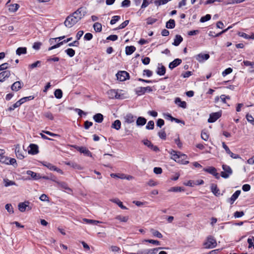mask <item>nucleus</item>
Listing matches in <instances>:
<instances>
[{"instance_id": "12", "label": "nucleus", "mask_w": 254, "mask_h": 254, "mask_svg": "<svg viewBox=\"0 0 254 254\" xmlns=\"http://www.w3.org/2000/svg\"><path fill=\"white\" fill-rule=\"evenodd\" d=\"M29 203V202L28 201H25L24 202L19 203L18 205L19 210L23 212L26 210L27 207L28 208V209H31V208L28 205Z\"/></svg>"}, {"instance_id": "10", "label": "nucleus", "mask_w": 254, "mask_h": 254, "mask_svg": "<svg viewBox=\"0 0 254 254\" xmlns=\"http://www.w3.org/2000/svg\"><path fill=\"white\" fill-rule=\"evenodd\" d=\"M143 144L150 148L151 150L157 152L160 151L159 148L155 145H154L148 139L143 140Z\"/></svg>"}, {"instance_id": "53", "label": "nucleus", "mask_w": 254, "mask_h": 254, "mask_svg": "<svg viewBox=\"0 0 254 254\" xmlns=\"http://www.w3.org/2000/svg\"><path fill=\"white\" fill-rule=\"evenodd\" d=\"M120 19V16L119 15H115L113 16L112 19L110 21V24L113 25Z\"/></svg>"}, {"instance_id": "5", "label": "nucleus", "mask_w": 254, "mask_h": 254, "mask_svg": "<svg viewBox=\"0 0 254 254\" xmlns=\"http://www.w3.org/2000/svg\"><path fill=\"white\" fill-rule=\"evenodd\" d=\"M116 76L118 80L121 81H124L129 79V74L126 71H120L116 74Z\"/></svg>"}, {"instance_id": "13", "label": "nucleus", "mask_w": 254, "mask_h": 254, "mask_svg": "<svg viewBox=\"0 0 254 254\" xmlns=\"http://www.w3.org/2000/svg\"><path fill=\"white\" fill-rule=\"evenodd\" d=\"M30 149L28 150V153L30 154L35 155L39 152L38 146L35 144H30L29 145Z\"/></svg>"}, {"instance_id": "3", "label": "nucleus", "mask_w": 254, "mask_h": 254, "mask_svg": "<svg viewBox=\"0 0 254 254\" xmlns=\"http://www.w3.org/2000/svg\"><path fill=\"white\" fill-rule=\"evenodd\" d=\"M222 169L224 171L221 172V176L225 179H227L232 174L233 171L231 167L227 165H223Z\"/></svg>"}, {"instance_id": "4", "label": "nucleus", "mask_w": 254, "mask_h": 254, "mask_svg": "<svg viewBox=\"0 0 254 254\" xmlns=\"http://www.w3.org/2000/svg\"><path fill=\"white\" fill-rule=\"evenodd\" d=\"M187 158V156L186 154H183L181 152H179L178 156H177L176 159H175L174 160L176 162L182 164H187L189 163V162L188 161L186 160Z\"/></svg>"}, {"instance_id": "60", "label": "nucleus", "mask_w": 254, "mask_h": 254, "mask_svg": "<svg viewBox=\"0 0 254 254\" xmlns=\"http://www.w3.org/2000/svg\"><path fill=\"white\" fill-rule=\"evenodd\" d=\"M246 119L249 123L252 125H254V118L252 115H249V114H247Z\"/></svg>"}, {"instance_id": "55", "label": "nucleus", "mask_w": 254, "mask_h": 254, "mask_svg": "<svg viewBox=\"0 0 254 254\" xmlns=\"http://www.w3.org/2000/svg\"><path fill=\"white\" fill-rule=\"evenodd\" d=\"M5 208L9 213H14L13 208L11 204H6L5 206Z\"/></svg>"}, {"instance_id": "30", "label": "nucleus", "mask_w": 254, "mask_h": 254, "mask_svg": "<svg viewBox=\"0 0 254 254\" xmlns=\"http://www.w3.org/2000/svg\"><path fill=\"white\" fill-rule=\"evenodd\" d=\"M121 127V122L120 120H117L115 121L112 124V128H115L116 130H119Z\"/></svg>"}, {"instance_id": "28", "label": "nucleus", "mask_w": 254, "mask_h": 254, "mask_svg": "<svg viewBox=\"0 0 254 254\" xmlns=\"http://www.w3.org/2000/svg\"><path fill=\"white\" fill-rule=\"evenodd\" d=\"M65 164L67 165L70 166L72 168L75 169H78V170L82 169V167L79 165L77 164V163H76L75 162H65Z\"/></svg>"}, {"instance_id": "29", "label": "nucleus", "mask_w": 254, "mask_h": 254, "mask_svg": "<svg viewBox=\"0 0 254 254\" xmlns=\"http://www.w3.org/2000/svg\"><path fill=\"white\" fill-rule=\"evenodd\" d=\"M19 6H20L17 3L10 4L9 5L8 10L10 12H15L19 8Z\"/></svg>"}, {"instance_id": "44", "label": "nucleus", "mask_w": 254, "mask_h": 254, "mask_svg": "<svg viewBox=\"0 0 254 254\" xmlns=\"http://www.w3.org/2000/svg\"><path fill=\"white\" fill-rule=\"evenodd\" d=\"M135 92L136 94H137L138 96L143 95L145 93V90L142 87H140L135 89Z\"/></svg>"}, {"instance_id": "38", "label": "nucleus", "mask_w": 254, "mask_h": 254, "mask_svg": "<svg viewBox=\"0 0 254 254\" xmlns=\"http://www.w3.org/2000/svg\"><path fill=\"white\" fill-rule=\"evenodd\" d=\"M60 187L62 188L67 190L69 192H72V190L68 187L67 184L65 182H57Z\"/></svg>"}, {"instance_id": "46", "label": "nucleus", "mask_w": 254, "mask_h": 254, "mask_svg": "<svg viewBox=\"0 0 254 254\" xmlns=\"http://www.w3.org/2000/svg\"><path fill=\"white\" fill-rule=\"evenodd\" d=\"M115 219L120 221L121 222H126L128 220V216H123L122 215H117L115 217Z\"/></svg>"}, {"instance_id": "16", "label": "nucleus", "mask_w": 254, "mask_h": 254, "mask_svg": "<svg viewBox=\"0 0 254 254\" xmlns=\"http://www.w3.org/2000/svg\"><path fill=\"white\" fill-rule=\"evenodd\" d=\"M135 118L136 117L133 116L131 113H128L124 117V119L126 123L131 124L134 122Z\"/></svg>"}, {"instance_id": "37", "label": "nucleus", "mask_w": 254, "mask_h": 254, "mask_svg": "<svg viewBox=\"0 0 254 254\" xmlns=\"http://www.w3.org/2000/svg\"><path fill=\"white\" fill-rule=\"evenodd\" d=\"M203 171L213 175L217 170L214 167H209L207 168H204Z\"/></svg>"}, {"instance_id": "62", "label": "nucleus", "mask_w": 254, "mask_h": 254, "mask_svg": "<svg viewBox=\"0 0 254 254\" xmlns=\"http://www.w3.org/2000/svg\"><path fill=\"white\" fill-rule=\"evenodd\" d=\"M93 125V123L91 122L86 121L84 122V127L86 129H88L90 127Z\"/></svg>"}, {"instance_id": "42", "label": "nucleus", "mask_w": 254, "mask_h": 254, "mask_svg": "<svg viewBox=\"0 0 254 254\" xmlns=\"http://www.w3.org/2000/svg\"><path fill=\"white\" fill-rule=\"evenodd\" d=\"M4 185L5 187H7L10 186L16 185L15 182L10 181L7 179H3Z\"/></svg>"}, {"instance_id": "15", "label": "nucleus", "mask_w": 254, "mask_h": 254, "mask_svg": "<svg viewBox=\"0 0 254 254\" xmlns=\"http://www.w3.org/2000/svg\"><path fill=\"white\" fill-rule=\"evenodd\" d=\"M10 75L9 70H4L0 73V82H3L6 78H8Z\"/></svg>"}, {"instance_id": "31", "label": "nucleus", "mask_w": 254, "mask_h": 254, "mask_svg": "<svg viewBox=\"0 0 254 254\" xmlns=\"http://www.w3.org/2000/svg\"><path fill=\"white\" fill-rule=\"evenodd\" d=\"M111 201L114 203H116L120 208L123 209H127V208L123 205V203L118 198H115L111 199Z\"/></svg>"}, {"instance_id": "20", "label": "nucleus", "mask_w": 254, "mask_h": 254, "mask_svg": "<svg viewBox=\"0 0 254 254\" xmlns=\"http://www.w3.org/2000/svg\"><path fill=\"white\" fill-rule=\"evenodd\" d=\"M231 28H232V26L228 27L227 29L222 30L221 32H220L219 33H217L216 34H215V33L214 31H209L208 35L209 36H211V37H217L220 36L222 34L226 32H227Z\"/></svg>"}, {"instance_id": "8", "label": "nucleus", "mask_w": 254, "mask_h": 254, "mask_svg": "<svg viewBox=\"0 0 254 254\" xmlns=\"http://www.w3.org/2000/svg\"><path fill=\"white\" fill-rule=\"evenodd\" d=\"M210 57V56L208 54H202L200 53L195 56V58L196 60H197L199 63H202L204 61L207 60Z\"/></svg>"}, {"instance_id": "32", "label": "nucleus", "mask_w": 254, "mask_h": 254, "mask_svg": "<svg viewBox=\"0 0 254 254\" xmlns=\"http://www.w3.org/2000/svg\"><path fill=\"white\" fill-rule=\"evenodd\" d=\"M175 27V21L174 19H170L166 23V27L168 29H173Z\"/></svg>"}, {"instance_id": "48", "label": "nucleus", "mask_w": 254, "mask_h": 254, "mask_svg": "<svg viewBox=\"0 0 254 254\" xmlns=\"http://www.w3.org/2000/svg\"><path fill=\"white\" fill-rule=\"evenodd\" d=\"M41 62L40 61H37L36 62L29 64V68L31 69H33L34 68L37 67H40L41 66Z\"/></svg>"}, {"instance_id": "19", "label": "nucleus", "mask_w": 254, "mask_h": 254, "mask_svg": "<svg viewBox=\"0 0 254 254\" xmlns=\"http://www.w3.org/2000/svg\"><path fill=\"white\" fill-rule=\"evenodd\" d=\"M26 174L29 176H30L31 178L34 180H38L40 179H41V176L39 174H37L32 171H27Z\"/></svg>"}, {"instance_id": "40", "label": "nucleus", "mask_w": 254, "mask_h": 254, "mask_svg": "<svg viewBox=\"0 0 254 254\" xmlns=\"http://www.w3.org/2000/svg\"><path fill=\"white\" fill-rule=\"evenodd\" d=\"M163 249H164V248H162V247H159V248H154L152 249L147 250L148 254H156L159 250ZM165 249H169L168 248H165Z\"/></svg>"}, {"instance_id": "59", "label": "nucleus", "mask_w": 254, "mask_h": 254, "mask_svg": "<svg viewBox=\"0 0 254 254\" xmlns=\"http://www.w3.org/2000/svg\"><path fill=\"white\" fill-rule=\"evenodd\" d=\"M233 71V69L232 68H231V67H229V68H226V69H225L223 72H222V75L223 76H226L227 75L231 73Z\"/></svg>"}, {"instance_id": "25", "label": "nucleus", "mask_w": 254, "mask_h": 254, "mask_svg": "<svg viewBox=\"0 0 254 254\" xmlns=\"http://www.w3.org/2000/svg\"><path fill=\"white\" fill-rule=\"evenodd\" d=\"M136 50V48L133 46H127L126 47V54L127 55H131Z\"/></svg>"}, {"instance_id": "34", "label": "nucleus", "mask_w": 254, "mask_h": 254, "mask_svg": "<svg viewBox=\"0 0 254 254\" xmlns=\"http://www.w3.org/2000/svg\"><path fill=\"white\" fill-rule=\"evenodd\" d=\"M83 221L89 224L92 225H97L98 223H101V222L97 220H92V219H88L86 218L83 219Z\"/></svg>"}, {"instance_id": "24", "label": "nucleus", "mask_w": 254, "mask_h": 254, "mask_svg": "<svg viewBox=\"0 0 254 254\" xmlns=\"http://www.w3.org/2000/svg\"><path fill=\"white\" fill-rule=\"evenodd\" d=\"M183 39L182 37L180 35H176L175 36L174 42L173 43V45L175 46H179L180 43L183 41Z\"/></svg>"}, {"instance_id": "50", "label": "nucleus", "mask_w": 254, "mask_h": 254, "mask_svg": "<svg viewBox=\"0 0 254 254\" xmlns=\"http://www.w3.org/2000/svg\"><path fill=\"white\" fill-rule=\"evenodd\" d=\"M168 2V0H156L154 1V4L158 6L162 4H165Z\"/></svg>"}, {"instance_id": "54", "label": "nucleus", "mask_w": 254, "mask_h": 254, "mask_svg": "<svg viewBox=\"0 0 254 254\" xmlns=\"http://www.w3.org/2000/svg\"><path fill=\"white\" fill-rule=\"evenodd\" d=\"M129 21L128 20H125L124 22L121 24L117 29H122L125 28L129 23Z\"/></svg>"}, {"instance_id": "43", "label": "nucleus", "mask_w": 254, "mask_h": 254, "mask_svg": "<svg viewBox=\"0 0 254 254\" xmlns=\"http://www.w3.org/2000/svg\"><path fill=\"white\" fill-rule=\"evenodd\" d=\"M54 95L57 99H61L63 96V92L61 89H56L54 92Z\"/></svg>"}, {"instance_id": "35", "label": "nucleus", "mask_w": 254, "mask_h": 254, "mask_svg": "<svg viewBox=\"0 0 254 254\" xmlns=\"http://www.w3.org/2000/svg\"><path fill=\"white\" fill-rule=\"evenodd\" d=\"M42 165L48 169H49L51 171H54L56 170V166L53 165L52 164L47 162H42Z\"/></svg>"}, {"instance_id": "36", "label": "nucleus", "mask_w": 254, "mask_h": 254, "mask_svg": "<svg viewBox=\"0 0 254 254\" xmlns=\"http://www.w3.org/2000/svg\"><path fill=\"white\" fill-rule=\"evenodd\" d=\"M184 189L181 187H171L169 190V192H180L184 191Z\"/></svg>"}, {"instance_id": "56", "label": "nucleus", "mask_w": 254, "mask_h": 254, "mask_svg": "<svg viewBox=\"0 0 254 254\" xmlns=\"http://www.w3.org/2000/svg\"><path fill=\"white\" fill-rule=\"evenodd\" d=\"M43 115L44 117L50 119V120L52 121L54 119L53 114L50 112H45Z\"/></svg>"}, {"instance_id": "47", "label": "nucleus", "mask_w": 254, "mask_h": 254, "mask_svg": "<svg viewBox=\"0 0 254 254\" xmlns=\"http://www.w3.org/2000/svg\"><path fill=\"white\" fill-rule=\"evenodd\" d=\"M34 98V97L33 96H29L28 97H23L21 99L19 100L20 102L21 103V104H23L24 103L30 101L31 100H33Z\"/></svg>"}, {"instance_id": "58", "label": "nucleus", "mask_w": 254, "mask_h": 254, "mask_svg": "<svg viewBox=\"0 0 254 254\" xmlns=\"http://www.w3.org/2000/svg\"><path fill=\"white\" fill-rule=\"evenodd\" d=\"M130 3L129 0H124L122 2L121 6L124 7H127L130 6Z\"/></svg>"}, {"instance_id": "23", "label": "nucleus", "mask_w": 254, "mask_h": 254, "mask_svg": "<svg viewBox=\"0 0 254 254\" xmlns=\"http://www.w3.org/2000/svg\"><path fill=\"white\" fill-rule=\"evenodd\" d=\"M93 118L96 123H101L103 121L104 116L100 113H97L93 116Z\"/></svg>"}, {"instance_id": "26", "label": "nucleus", "mask_w": 254, "mask_h": 254, "mask_svg": "<svg viewBox=\"0 0 254 254\" xmlns=\"http://www.w3.org/2000/svg\"><path fill=\"white\" fill-rule=\"evenodd\" d=\"M161 65V66H158L157 67V69L156 71L157 74L160 76L164 75L166 72V68L164 65H162L161 64H159V65Z\"/></svg>"}, {"instance_id": "64", "label": "nucleus", "mask_w": 254, "mask_h": 254, "mask_svg": "<svg viewBox=\"0 0 254 254\" xmlns=\"http://www.w3.org/2000/svg\"><path fill=\"white\" fill-rule=\"evenodd\" d=\"M93 38V35L90 33H87L85 34L84 39L85 40L89 41L91 40Z\"/></svg>"}, {"instance_id": "27", "label": "nucleus", "mask_w": 254, "mask_h": 254, "mask_svg": "<svg viewBox=\"0 0 254 254\" xmlns=\"http://www.w3.org/2000/svg\"><path fill=\"white\" fill-rule=\"evenodd\" d=\"M146 119L144 117H139L137 119L136 125L138 126H144L146 123Z\"/></svg>"}, {"instance_id": "39", "label": "nucleus", "mask_w": 254, "mask_h": 254, "mask_svg": "<svg viewBox=\"0 0 254 254\" xmlns=\"http://www.w3.org/2000/svg\"><path fill=\"white\" fill-rule=\"evenodd\" d=\"M93 28L97 32H100L102 31V25L99 22H95L93 25Z\"/></svg>"}, {"instance_id": "61", "label": "nucleus", "mask_w": 254, "mask_h": 254, "mask_svg": "<svg viewBox=\"0 0 254 254\" xmlns=\"http://www.w3.org/2000/svg\"><path fill=\"white\" fill-rule=\"evenodd\" d=\"M169 152L172 155V157L171 158L174 160H175V159H176V157L177 156H178V155L179 154V152H176L174 150H171Z\"/></svg>"}, {"instance_id": "7", "label": "nucleus", "mask_w": 254, "mask_h": 254, "mask_svg": "<svg viewBox=\"0 0 254 254\" xmlns=\"http://www.w3.org/2000/svg\"><path fill=\"white\" fill-rule=\"evenodd\" d=\"M221 115L222 112L221 111L210 114L209 115V118L208 119V122L211 123L215 122L221 117Z\"/></svg>"}, {"instance_id": "22", "label": "nucleus", "mask_w": 254, "mask_h": 254, "mask_svg": "<svg viewBox=\"0 0 254 254\" xmlns=\"http://www.w3.org/2000/svg\"><path fill=\"white\" fill-rule=\"evenodd\" d=\"M15 152L18 159H22L24 158V156L20 151L19 145L17 144L15 146Z\"/></svg>"}, {"instance_id": "14", "label": "nucleus", "mask_w": 254, "mask_h": 254, "mask_svg": "<svg viewBox=\"0 0 254 254\" xmlns=\"http://www.w3.org/2000/svg\"><path fill=\"white\" fill-rule=\"evenodd\" d=\"M241 191L240 190L236 191L232 195V196L227 199V201L231 204H233L234 201L238 198Z\"/></svg>"}, {"instance_id": "41", "label": "nucleus", "mask_w": 254, "mask_h": 254, "mask_svg": "<svg viewBox=\"0 0 254 254\" xmlns=\"http://www.w3.org/2000/svg\"><path fill=\"white\" fill-rule=\"evenodd\" d=\"M150 232H151L152 234L155 236V237H156L157 238H162L163 236L161 234V233H160L157 230H156L155 229H151L150 230Z\"/></svg>"}, {"instance_id": "2", "label": "nucleus", "mask_w": 254, "mask_h": 254, "mask_svg": "<svg viewBox=\"0 0 254 254\" xmlns=\"http://www.w3.org/2000/svg\"><path fill=\"white\" fill-rule=\"evenodd\" d=\"M203 246L205 249H212L217 246V242L215 239L212 236L207 237L206 241L203 243Z\"/></svg>"}, {"instance_id": "18", "label": "nucleus", "mask_w": 254, "mask_h": 254, "mask_svg": "<svg viewBox=\"0 0 254 254\" xmlns=\"http://www.w3.org/2000/svg\"><path fill=\"white\" fill-rule=\"evenodd\" d=\"M211 192L216 196H218L220 195V190L217 188V185L215 184H212L210 187Z\"/></svg>"}, {"instance_id": "9", "label": "nucleus", "mask_w": 254, "mask_h": 254, "mask_svg": "<svg viewBox=\"0 0 254 254\" xmlns=\"http://www.w3.org/2000/svg\"><path fill=\"white\" fill-rule=\"evenodd\" d=\"M222 146H223V148L225 149V150L226 151V153L227 154H228L229 155H230V156L232 158H234V159L241 158L239 155L236 154L232 153L231 151V150H230L229 147L226 145V144L224 142L222 143Z\"/></svg>"}, {"instance_id": "1", "label": "nucleus", "mask_w": 254, "mask_h": 254, "mask_svg": "<svg viewBox=\"0 0 254 254\" xmlns=\"http://www.w3.org/2000/svg\"><path fill=\"white\" fill-rule=\"evenodd\" d=\"M86 13V8L80 7L71 14L68 15L64 22L65 26L70 28L82 18Z\"/></svg>"}, {"instance_id": "11", "label": "nucleus", "mask_w": 254, "mask_h": 254, "mask_svg": "<svg viewBox=\"0 0 254 254\" xmlns=\"http://www.w3.org/2000/svg\"><path fill=\"white\" fill-rule=\"evenodd\" d=\"M23 85L21 81H17L14 82L11 86V89L14 91H18L22 88Z\"/></svg>"}, {"instance_id": "45", "label": "nucleus", "mask_w": 254, "mask_h": 254, "mask_svg": "<svg viewBox=\"0 0 254 254\" xmlns=\"http://www.w3.org/2000/svg\"><path fill=\"white\" fill-rule=\"evenodd\" d=\"M21 103L19 100L17 101L15 103L13 104L11 106L9 107L8 109V111H11L14 110L15 108L19 107L21 105Z\"/></svg>"}, {"instance_id": "21", "label": "nucleus", "mask_w": 254, "mask_h": 254, "mask_svg": "<svg viewBox=\"0 0 254 254\" xmlns=\"http://www.w3.org/2000/svg\"><path fill=\"white\" fill-rule=\"evenodd\" d=\"M175 103L179 107L185 109L187 108V103L185 101H182L179 97H177L175 100Z\"/></svg>"}, {"instance_id": "33", "label": "nucleus", "mask_w": 254, "mask_h": 254, "mask_svg": "<svg viewBox=\"0 0 254 254\" xmlns=\"http://www.w3.org/2000/svg\"><path fill=\"white\" fill-rule=\"evenodd\" d=\"M27 53V48L26 47L18 48L16 51V54L20 56L22 54H26Z\"/></svg>"}, {"instance_id": "49", "label": "nucleus", "mask_w": 254, "mask_h": 254, "mask_svg": "<svg viewBox=\"0 0 254 254\" xmlns=\"http://www.w3.org/2000/svg\"><path fill=\"white\" fill-rule=\"evenodd\" d=\"M65 52L70 57H73L75 55V51L71 48L66 49Z\"/></svg>"}, {"instance_id": "52", "label": "nucleus", "mask_w": 254, "mask_h": 254, "mask_svg": "<svg viewBox=\"0 0 254 254\" xmlns=\"http://www.w3.org/2000/svg\"><path fill=\"white\" fill-rule=\"evenodd\" d=\"M158 135L160 138L162 139H166V133L164 130V129L161 130V131L158 132Z\"/></svg>"}, {"instance_id": "63", "label": "nucleus", "mask_w": 254, "mask_h": 254, "mask_svg": "<svg viewBox=\"0 0 254 254\" xmlns=\"http://www.w3.org/2000/svg\"><path fill=\"white\" fill-rule=\"evenodd\" d=\"M42 43L40 42H35L32 46L35 50H38L40 48Z\"/></svg>"}, {"instance_id": "57", "label": "nucleus", "mask_w": 254, "mask_h": 254, "mask_svg": "<svg viewBox=\"0 0 254 254\" xmlns=\"http://www.w3.org/2000/svg\"><path fill=\"white\" fill-rule=\"evenodd\" d=\"M154 127V123L153 121H150L148 122L147 126H146V128L147 129H153Z\"/></svg>"}, {"instance_id": "6", "label": "nucleus", "mask_w": 254, "mask_h": 254, "mask_svg": "<svg viewBox=\"0 0 254 254\" xmlns=\"http://www.w3.org/2000/svg\"><path fill=\"white\" fill-rule=\"evenodd\" d=\"M72 147L80 153L84 154L85 156L92 157V153L86 147L83 146L80 147L76 145H72Z\"/></svg>"}, {"instance_id": "17", "label": "nucleus", "mask_w": 254, "mask_h": 254, "mask_svg": "<svg viewBox=\"0 0 254 254\" xmlns=\"http://www.w3.org/2000/svg\"><path fill=\"white\" fill-rule=\"evenodd\" d=\"M182 63V60L180 59H176L173 62H171L169 64V67L172 69L176 67L179 64H180Z\"/></svg>"}, {"instance_id": "51", "label": "nucleus", "mask_w": 254, "mask_h": 254, "mask_svg": "<svg viewBox=\"0 0 254 254\" xmlns=\"http://www.w3.org/2000/svg\"><path fill=\"white\" fill-rule=\"evenodd\" d=\"M211 19V15L209 14L201 17L200 22L203 23Z\"/></svg>"}]
</instances>
